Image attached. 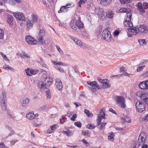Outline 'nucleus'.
I'll use <instances>...</instances> for the list:
<instances>
[{
    "label": "nucleus",
    "mask_w": 148,
    "mask_h": 148,
    "mask_svg": "<svg viewBox=\"0 0 148 148\" xmlns=\"http://www.w3.org/2000/svg\"><path fill=\"white\" fill-rule=\"evenodd\" d=\"M77 45L80 46L82 48L84 49L85 48V46L84 44L83 45H82V42L80 40L78 39Z\"/></svg>",
    "instance_id": "nucleus-37"
},
{
    "label": "nucleus",
    "mask_w": 148,
    "mask_h": 148,
    "mask_svg": "<svg viewBox=\"0 0 148 148\" xmlns=\"http://www.w3.org/2000/svg\"><path fill=\"white\" fill-rule=\"evenodd\" d=\"M25 71L27 75L31 76V69L28 68L27 69H25Z\"/></svg>",
    "instance_id": "nucleus-40"
},
{
    "label": "nucleus",
    "mask_w": 148,
    "mask_h": 148,
    "mask_svg": "<svg viewBox=\"0 0 148 148\" xmlns=\"http://www.w3.org/2000/svg\"><path fill=\"white\" fill-rule=\"evenodd\" d=\"M26 116L27 119L31 120L34 119L35 116L34 113L29 112L26 114Z\"/></svg>",
    "instance_id": "nucleus-24"
},
{
    "label": "nucleus",
    "mask_w": 148,
    "mask_h": 148,
    "mask_svg": "<svg viewBox=\"0 0 148 148\" xmlns=\"http://www.w3.org/2000/svg\"><path fill=\"white\" fill-rule=\"evenodd\" d=\"M34 23L31 20H29L27 22L26 25L28 29H30L33 27Z\"/></svg>",
    "instance_id": "nucleus-23"
},
{
    "label": "nucleus",
    "mask_w": 148,
    "mask_h": 148,
    "mask_svg": "<svg viewBox=\"0 0 148 148\" xmlns=\"http://www.w3.org/2000/svg\"><path fill=\"white\" fill-rule=\"evenodd\" d=\"M75 125L77 126L78 128H80L82 127V123L79 122H75L74 123Z\"/></svg>",
    "instance_id": "nucleus-49"
},
{
    "label": "nucleus",
    "mask_w": 148,
    "mask_h": 148,
    "mask_svg": "<svg viewBox=\"0 0 148 148\" xmlns=\"http://www.w3.org/2000/svg\"><path fill=\"white\" fill-rule=\"evenodd\" d=\"M57 125L56 124H54L53 125H51L50 128L47 131V133L50 134L51 133L54 132L55 130L57 128Z\"/></svg>",
    "instance_id": "nucleus-17"
},
{
    "label": "nucleus",
    "mask_w": 148,
    "mask_h": 148,
    "mask_svg": "<svg viewBox=\"0 0 148 148\" xmlns=\"http://www.w3.org/2000/svg\"><path fill=\"white\" fill-rule=\"evenodd\" d=\"M96 34L98 37L101 35V32L99 30H97L96 33Z\"/></svg>",
    "instance_id": "nucleus-58"
},
{
    "label": "nucleus",
    "mask_w": 148,
    "mask_h": 148,
    "mask_svg": "<svg viewBox=\"0 0 148 148\" xmlns=\"http://www.w3.org/2000/svg\"><path fill=\"white\" fill-rule=\"evenodd\" d=\"M142 76L143 77H147L148 76V72L144 73L142 74Z\"/></svg>",
    "instance_id": "nucleus-62"
},
{
    "label": "nucleus",
    "mask_w": 148,
    "mask_h": 148,
    "mask_svg": "<svg viewBox=\"0 0 148 148\" xmlns=\"http://www.w3.org/2000/svg\"><path fill=\"white\" fill-rule=\"evenodd\" d=\"M31 18L32 19V21L34 23L37 21L38 16L37 14H33L31 15Z\"/></svg>",
    "instance_id": "nucleus-22"
},
{
    "label": "nucleus",
    "mask_w": 148,
    "mask_h": 148,
    "mask_svg": "<svg viewBox=\"0 0 148 148\" xmlns=\"http://www.w3.org/2000/svg\"><path fill=\"white\" fill-rule=\"evenodd\" d=\"M132 14L131 12H128L127 13V18L126 21L124 22V25L126 26H127L129 27L127 29L129 31H131L133 33L132 31V29L134 28H132L133 25L132 22L131 21V19Z\"/></svg>",
    "instance_id": "nucleus-3"
},
{
    "label": "nucleus",
    "mask_w": 148,
    "mask_h": 148,
    "mask_svg": "<svg viewBox=\"0 0 148 148\" xmlns=\"http://www.w3.org/2000/svg\"><path fill=\"white\" fill-rule=\"evenodd\" d=\"M141 99L147 104H148V94L147 93H143Z\"/></svg>",
    "instance_id": "nucleus-15"
},
{
    "label": "nucleus",
    "mask_w": 148,
    "mask_h": 148,
    "mask_svg": "<svg viewBox=\"0 0 148 148\" xmlns=\"http://www.w3.org/2000/svg\"><path fill=\"white\" fill-rule=\"evenodd\" d=\"M38 72V70L31 69V76L36 74Z\"/></svg>",
    "instance_id": "nucleus-38"
},
{
    "label": "nucleus",
    "mask_w": 148,
    "mask_h": 148,
    "mask_svg": "<svg viewBox=\"0 0 148 148\" xmlns=\"http://www.w3.org/2000/svg\"><path fill=\"white\" fill-rule=\"evenodd\" d=\"M86 127L88 129H92L95 128V126L94 124H89L87 125Z\"/></svg>",
    "instance_id": "nucleus-39"
},
{
    "label": "nucleus",
    "mask_w": 148,
    "mask_h": 148,
    "mask_svg": "<svg viewBox=\"0 0 148 148\" xmlns=\"http://www.w3.org/2000/svg\"><path fill=\"white\" fill-rule=\"evenodd\" d=\"M79 20L75 23V26L80 29H82L84 27L83 23L80 21V17H79Z\"/></svg>",
    "instance_id": "nucleus-13"
},
{
    "label": "nucleus",
    "mask_w": 148,
    "mask_h": 148,
    "mask_svg": "<svg viewBox=\"0 0 148 148\" xmlns=\"http://www.w3.org/2000/svg\"><path fill=\"white\" fill-rule=\"evenodd\" d=\"M77 117V115L76 114H74L72 116V117H71L70 119L72 121H75V119H76Z\"/></svg>",
    "instance_id": "nucleus-51"
},
{
    "label": "nucleus",
    "mask_w": 148,
    "mask_h": 148,
    "mask_svg": "<svg viewBox=\"0 0 148 148\" xmlns=\"http://www.w3.org/2000/svg\"><path fill=\"white\" fill-rule=\"evenodd\" d=\"M46 107L45 106H41L39 110L42 111H44L45 110Z\"/></svg>",
    "instance_id": "nucleus-64"
},
{
    "label": "nucleus",
    "mask_w": 148,
    "mask_h": 148,
    "mask_svg": "<svg viewBox=\"0 0 148 148\" xmlns=\"http://www.w3.org/2000/svg\"><path fill=\"white\" fill-rule=\"evenodd\" d=\"M144 81L140 83L138 85L139 88L141 89L145 90L148 89L146 86V82Z\"/></svg>",
    "instance_id": "nucleus-20"
},
{
    "label": "nucleus",
    "mask_w": 148,
    "mask_h": 148,
    "mask_svg": "<svg viewBox=\"0 0 148 148\" xmlns=\"http://www.w3.org/2000/svg\"><path fill=\"white\" fill-rule=\"evenodd\" d=\"M0 148H8V147L5 146L3 143H0Z\"/></svg>",
    "instance_id": "nucleus-54"
},
{
    "label": "nucleus",
    "mask_w": 148,
    "mask_h": 148,
    "mask_svg": "<svg viewBox=\"0 0 148 148\" xmlns=\"http://www.w3.org/2000/svg\"><path fill=\"white\" fill-rule=\"evenodd\" d=\"M146 134L145 133L142 132L140 134L138 140V145H141L145 143L146 140Z\"/></svg>",
    "instance_id": "nucleus-7"
},
{
    "label": "nucleus",
    "mask_w": 148,
    "mask_h": 148,
    "mask_svg": "<svg viewBox=\"0 0 148 148\" xmlns=\"http://www.w3.org/2000/svg\"><path fill=\"white\" fill-rule=\"evenodd\" d=\"M142 93H143L142 92H138L136 93V95L137 96L141 98Z\"/></svg>",
    "instance_id": "nucleus-57"
},
{
    "label": "nucleus",
    "mask_w": 148,
    "mask_h": 148,
    "mask_svg": "<svg viewBox=\"0 0 148 148\" xmlns=\"http://www.w3.org/2000/svg\"><path fill=\"white\" fill-rule=\"evenodd\" d=\"M106 16L109 18H111L113 16V14L111 11L109 10L106 13Z\"/></svg>",
    "instance_id": "nucleus-29"
},
{
    "label": "nucleus",
    "mask_w": 148,
    "mask_h": 148,
    "mask_svg": "<svg viewBox=\"0 0 148 148\" xmlns=\"http://www.w3.org/2000/svg\"><path fill=\"white\" fill-rule=\"evenodd\" d=\"M148 27L145 25H140L138 28L134 27L132 29L133 33L135 35L137 34L139 32L140 33H146L148 32Z\"/></svg>",
    "instance_id": "nucleus-2"
},
{
    "label": "nucleus",
    "mask_w": 148,
    "mask_h": 148,
    "mask_svg": "<svg viewBox=\"0 0 148 148\" xmlns=\"http://www.w3.org/2000/svg\"><path fill=\"white\" fill-rule=\"evenodd\" d=\"M66 118L64 116H63L62 117L61 119H60V122L62 124H63L64 122L66 121Z\"/></svg>",
    "instance_id": "nucleus-44"
},
{
    "label": "nucleus",
    "mask_w": 148,
    "mask_h": 148,
    "mask_svg": "<svg viewBox=\"0 0 148 148\" xmlns=\"http://www.w3.org/2000/svg\"><path fill=\"white\" fill-rule=\"evenodd\" d=\"M13 15L16 19L19 21H24L25 18L23 13L20 12L13 13Z\"/></svg>",
    "instance_id": "nucleus-8"
},
{
    "label": "nucleus",
    "mask_w": 148,
    "mask_h": 148,
    "mask_svg": "<svg viewBox=\"0 0 148 148\" xmlns=\"http://www.w3.org/2000/svg\"><path fill=\"white\" fill-rule=\"evenodd\" d=\"M1 54L2 56L3 57V58L4 59H5L8 62H9V60L7 58V57L5 55H4L1 52Z\"/></svg>",
    "instance_id": "nucleus-56"
},
{
    "label": "nucleus",
    "mask_w": 148,
    "mask_h": 148,
    "mask_svg": "<svg viewBox=\"0 0 148 148\" xmlns=\"http://www.w3.org/2000/svg\"><path fill=\"white\" fill-rule=\"evenodd\" d=\"M29 99L28 98L25 99L23 101V102L22 103V106L24 107H26L27 105L29 103Z\"/></svg>",
    "instance_id": "nucleus-33"
},
{
    "label": "nucleus",
    "mask_w": 148,
    "mask_h": 148,
    "mask_svg": "<svg viewBox=\"0 0 148 148\" xmlns=\"http://www.w3.org/2000/svg\"><path fill=\"white\" fill-rule=\"evenodd\" d=\"M26 40L28 43L32 45L36 44L37 42L36 40H34L30 36H27L26 37Z\"/></svg>",
    "instance_id": "nucleus-9"
},
{
    "label": "nucleus",
    "mask_w": 148,
    "mask_h": 148,
    "mask_svg": "<svg viewBox=\"0 0 148 148\" xmlns=\"http://www.w3.org/2000/svg\"><path fill=\"white\" fill-rule=\"evenodd\" d=\"M87 83L88 84L91 86L93 89L96 88H100L99 85L96 81L91 82L90 81H88Z\"/></svg>",
    "instance_id": "nucleus-12"
},
{
    "label": "nucleus",
    "mask_w": 148,
    "mask_h": 148,
    "mask_svg": "<svg viewBox=\"0 0 148 148\" xmlns=\"http://www.w3.org/2000/svg\"><path fill=\"white\" fill-rule=\"evenodd\" d=\"M120 71L121 72H123L124 73L122 75H124L127 76L128 77H129V76L131 75L130 74H129L127 72H126V70L125 69V68L123 67H121L120 68Z\"/></svg>",
    "instance_id": "nucleus-25"
},
{
    "label": "nucleus",
    "mask_w": 148,
    "mask_h": 148,
    "mask_svg": "<svg viewBox=\"0 0 148 148\" xmlns=\"http://www.w3.org/2000/svg\"><path fill=\"white\" fill-rule=\"evenodd\" d=\"M39 35L40 36H44L45 34V29L43 28H40L39 29Z\"/></svg>",
    "instance_id": "nucleus-31"
},
{
    "label": "nucleus",
    "mask_w": 148,
    "mask_h": 148,
    "mask_svg": "<svg viewBox=\"0 0 148 148\" xmlns=\"http://www.w3.org/2000/svg\"><path fill=\"white\" fill-rule=\"evenodd\" d=\"M82 142L86 144L87 146H89L90 145L84 139H83L82 140Z\"/></svg>",
    "instance_id": "nucleus-60"
},
{
    "label": "nucleus",
    "mask_w": 148,
    "mask_h": 148,
    "mask_svg": "<svg viewBox=\"0 0 148 148\" xmlns=\"http://www.w3.org/2000/svg\"><path fill=\"white\" fill-rule=\"evenodd\" d=\"M86 1V0H80V1L78 2L79 6L80 7H81V5L82 4L85 3Z\"/></svg>",
    "instance_id": "nucleus-52"
},
{
    "label": "nucleus",
    "mask_w": 148,
    "mask_h": 148,
    "mask_svg": "<svg viewBox=\"0 0 148 148\" xmlns=\"http://www.w3.org/2000/svg\"><path fill=\"white\" fill-rule=\"evenodd\" d=\"M82 134L84 136H87L88 137L90 136V133L88 130H86L85 131L82 130Z\"/></svg>",
    "instance_id": "nucleus-32"
},
{
    "label": "nucleus",
    "mask_w": 148,
    "mask_h": 148,
    "mask_svg": "<svg viewBox=\"0 0 148 148\" xmlns=\"http://www.w3.org/2000/svg\"><path fill=\"white\" fill-rule=\"evenodd\" d=\"M117 104L120 105L121 107L124 108L126 107L125 100L124 97L122 96H117L116 99Z\"/></svg>",
    "instance_id": "nucleus-4"
},
{
    "label": "nucleus",
    "mask_w": 148,
    "mask_h": 148,
    "mask_svg": "<svg viewBox=\"0 0 148 148\" xmlns=\"http://www.w3.org/2000/svg\"><path fill=\"white\" fill-rule=\"evenodd\" d=\"M100 3L102 5L107 6L109 5L111 3L112 0H99Z\"/></svg>",
    "instance_id": "nucleus-18"
},
{
    "label": "nucleus",
    "mask_w": 148,
    "mask_h": 148,
    "mask_svg": "<svg viewBox=\"0 0 148 148\" xmlns=\"http://www.w3.org/2000/svg\"><path fill=\"white\" fill-rule=\"evenodd\" d=\"M43 37L42 36H40L38 39L39 42L42 45H44L45 44V42L43 41Z\"/></svg>",
    "instance_id": "nucleus-43"
},
{
    "label": "nucleus",
    "mask_w": 148,
    "mask_h": 148,
    "mask_svg": "<svg viewBox=\"0 0 148 148\" xmlns=\"http://www.w3.org/2000/svg\"><path fill=\"white\" fill-rule=\"evenodd\" d=\"M138 42L140 45H143L147 43V42L145 41V39H138Z\"/></svg>",
    "instance_id": "nucleus-34"
},
{
    "label": "nucleus",
    "mask_w": 148,
    "mask_h": 148,
    "mask_svg": "<svg viewBox=\"0 0 148 148\" xmlns=\"http://www.w3.org/2000/svg\"><path fill=\"white\" fill-rule=\"evenodd\" d=\"M4 33V31L0 29V39H2L3 38Z\"/></svg>",
    "instance_id": "nucleus-48"
},
{
    "label": "nucleus",
    "mask_w": 148,
    "mask_h": 148,
    "mask_svg": "<svg viewBox=\"0 0 148 148\" xmlns=\"http://www.w3.org/2000/svg\"><path fill=\"white\" fill-rule=\"evenodd\" d=\"M136 6L137 7V10L139 12V13L141 15L145 12V9L143 8V5L141 3L139 2L136 5Z\"/></svg>",
    "instance_id": "nucleus-10"
},
{
    "label": "nucleus",
    "mask_w": 148,
    "mask_h": 148,
    "mask_svg": "<svg viewBox=\"0 0 148 148\" xmlns=\"http://www.w3.org/2000/svg\"><path fill=\"white\" fill-rule=\"evenodd\" d=\"M14 18L13 16L11 15H9L8 17V23L10 26L13 25V22Z\"/></svg>",
    "instance_id": "nucleus-19"
},
{
    "label": "nucleus",
    "mask_w": 148,
    "mask_h": 148,
    "mask_svg": "<svg viewBox=\"0 0 148 148\" xmlns=\"http://www.w3.org/2000/svg\"><path fill=\"white\" fill-rule=\"evenodd\" d=\"M102 36L103 39L107 41H110L112 39L110 33L107 29L103 30Z\"/></svg>",
    "instance_id": "nucleus-6"
},
{
    "label": "nucleus",
    "mask_w": 148,
    "mask_h": 148,
    "mask_svg": "<svg viewBox=\"0 0 148 148\" xmlns=\"http://www.w3.org/2000/svg\"><path fill=\"white\" fill-rule=\"evenodd\" d=\"M52 62H53V64H54L57 65H63V63L61 62L60 61H52Z\"/></svg>",
    "instance_id": "nucleus-45"
},
{
    "label": "nucleus",
    "mask_w": 148,
    "mask_h": 148,
    "mask_svg": "<svg viewBox=\"0 0 148 148\" xmlns=\"http://www.w3.org/2000/svg\"><path fill=\"white\" fill-rule=\"evenodd\" d=\"M109 134V135L108 136V139L111 141H113L114 140V133L112 132L110 133Z\"/></svg>",
    "instance_id": "nucleus-27"
},
{
    "label": "nucleus",
    "mask_w": 148,
    "mask_h": 148,
    "mask_svg": "<svg viewBox=\"0 0 148 148\" xmlns=\"http://www.w3.org/2000/svg\"><path fill=\"white\" fill-rule=\"evenodd\" d=\"M66 133H68L67 136H70L73 135V133L71 131L69 130H68V132H66Z\"/></svg>",
    "instance_id": "nucleus-55"
},
{
    "label": "nucleus",
    "mask_w": 148,
    "mask_h": 148,
    "mask_svg": "<svg viewBox=\"0 0 148 148\" xmlns=\"http://www.w3.org/2000/svg\"><path fill=\"white\" fill-rule=\"evenodd\" d=\"M18 141L17 140H14L11 141L10 143L12 144V145H14V144Z\"/></svg>",
    "instance_id": "nucleus-63"
},
{
    "label": "nucleus",
    "mask_w": 148,
    "mask_h": 148,
    "mask_svg": "<svg viewBox=\"0 0 148 148\" xmlns=\"http://www.w3.org/2000/svg\"><path fill=\"white\" fill-rule=\"evenodd\" d=\"M143 8L145 9H146L147 8H148V4L147 3L145 2L143 3Z\"/></svg>",
    "instance_id": "nucleus-53"
},
{
    "label": "nucleus",
    "mask_w": 148,
    "mask_h": 148,
    "mask_svg": "<svg viewBox=\"0 0 148 148\" xmlns=\"http://www.w3.org/2000/svg\"><path fill=\"white\" fill-rule=\"evenodd\" d=\"M105 112H103V110L102 109L101 110L100 114L98 115L97 121V126H98L100 125L99 127V130H102L106 124V123H101V120L105 119Z\"/></svg>",
    "instance_id": "nucleus-1"
},
{
    "label": "nucleus",
    "mask_w": 148,
    "mask_h": 148,
    "mask_svg": "<svg viewBox=\"0 0 148 148\" xmlns=\"http://www.w3.org/2000/svg\"><path fill=\"white\" fill-rule=\"evenodd\" d=\"M46 92L47 98V99H50L51 97V95L49 90L48 89V90L46 91Z\"/></svg>",
    "instance_id": "nucleus-41"
},
{
    "label": "nucleus",
    "mask_w": 148,
    "mask_h": 148,
    "mask_svg": "<svg viewBox=\"0 0 148 148\" xmlns=\"http://www.w3.org/2000/svg\"><path fill=\"white\" fill-rule=\"evenodd\" d=\"M55 85L59 90H61L63 88L62 83L60 79L57 78L56 79Z\"/></svg>",
    "instance_id": "nucleus-11"
},
{
    "label": "nucleus",
    "mask_w": 148,
    "mask_h": 148,
    "mask_svg": "<svg viewBox=\"0 0 148 148\" xmlns=\"http://www.w3.org/2000/svg\"><path fill=\"white\" fill-rule=\"evenodd\" d=\"M1 104L2 109L3 110H5L6 109V103L5 101H1Z\"/></svg>",
    "instance_id": "nucleus-28"
},
{
    "label": "nucleus",
    "mask_w": 148,
    "mask_h": 148,
    "mask_svg": "<svg viewBox=\"0 0 148 148\" xmlns=\"http://www.w3.org/2000/svg\"><path fill=\"white\" fill-rule=\"evenodd\" d=\"M137 110L139 112H141L145 110V106L144 103L140 101H138L135 103Z\"/></svg>",
    "instance_id": "nucleus-5"
},
{
    "label": "nucleus",
    "mask_w": 148,
    "mask_h": 148,
    "mask_svg": "<svg viewBox=\"0 0 148 148\" xmlns=\"http://www.w3.org/2000/svg\"><path fill=\"white\" fill-rule=\"evenodd\" d=\"M37 86L40 89L42 90H44L47 88L44 82L41 81H40L38 83Z\"/></svg>",
    "instance_id": "nucleus-14"
},
{
    "label": "nucleus",
    "mask_w": 148,
    "mask_h": 148,
    "mask_svg": "<svg viewBox=\"0 0 148 148\" xmlns=\"http://www.w3.org/2000/svg\"><path fill=\"white\" fill-rule=\"evenodd\" d=\"M56 47L57 49L58 50L59 52V53L61 54V55H63L64 54L62 50V49L60 48V47L57 45H56Z\"/></svg>",
    "instance_id": "nucleus-47"
},
{
    "label": "nucleus",
    "mask_w": 148,
    "mask_h": 148,
    "mask_svg": "<svg viewBox=\"0 0 148 148\" xmlns=\"http://www.w3.org/2000/svg\"><path fill=\"white\" fill-rule=\"evenodd\" d=\"M103 88L104 89L109 88L111 86V84L106 79V81H104V83L102 85Z\"/></svg>",
    "instance_id": "nucleus-21"
},
{
    "label": "nucleus",
    "mask_w": 148,
    "mask_h": 148,
    "mask_svg": "<svg viewBox=\"0 0 148 148\" xmlns=\"http://www.w3.org/2000/svg\"><path fill=\"white\" fill-rule=\"evenodd\" d=\"M120 2L122 4H125L127 3H130L131 0H120Z\"/></svg>",
    "instance_id": "nucleus-42"
},
{
    "label": "nucleus",
    "mask_w": 148,
    "mask_h": 148,
    "mask_svg": "<svg viewBox=\"0 0 148 148\" xmlns=\"http://www.w3.org/2000/svg\"><path fill=\"white\" fill-rule=\"evenodd\" d=\"M99 16L101 19H104L106 16V13L104 12L102 9H100L99 10Z\"/></svg>",
    "instance_id": "nucleus-16"
},
{
    "label": "nucleus",
    "mask_w": 148,
    "mask_h": 148,
    "mask_svg": "<svg viewBox=\"0 0 148 148\" xmlns=\"http://www.w3.org/2000/svg\"><path fill=\"white\" fill-rule=\"evenodd\" d=\"M148 120V114H146L144 118H142V120L145 122H147Z\"/></svg>",
    "instance_id": "nucleus-50"
},
{
    "label": "nucleus",
    "mask_w": 148,
    "mask_h": 148,
    "mask_svg": "<svg viewBox=\"0 0 148 148\" xmlns=\"http://www.w3.org/2000/svg\"><path fill=\"white\" fill-rule=\"evenodd\" d=\"M145 67V66L144 65H143L142 66H140L138 67L137 69V72H138L142 71L143 69Z\"/></svg>",
    "instance_id": "nucleus-46"
},
{
    "label": "nucleus",
    "mask_w": 148,
    "mask_h": 148,
    "mask_svg": "<svg viewBox=\"0 0 148 148\" xmlns=\"http://www.w3.org/2000/svg\"><path fill=\"white\" fill-rule=\"evenodd\" d=\"M10 131L11 132V133H10L9 134V135L8 136H12L14 135L15 133V132L13 130H12Z\"/></svg>",
    "instance_id": "nucleus-61"
},
{
    "label": "nucleus",
    "mask_w": 148,
    "mask_h": 148,
    "mask_svg": "<svg viewBox=\"0 0 148 148\" xmlns=\"http://www.w3.org/2000/svg\"><path fill=\"white\" fill-rule=\"evenodd\" d=\"M6 100V93L3 92L1 95V101H5Z\"/></svg>",
    "instance_id": "nucleus-30"
},
{
    "label": "nucleus",
    "mask_w": 148,
    "mask_h": 148,
    "mask_svg": "<svg viewBox=\"0 0 148 148\" xmlns=\"http://www.w3.org/2000/svg\"><path fill=\"white\" fill-rule=\"evenodd\" d=\"M84 113L86 114L87 116L89 117H90L92 116L93 114L89 112V111L85 109L84 111Z\"/></svg>",
    "instance_id": "nucleus-36"
},
{
    "label": "nucleus",
    "mask_w": 148,
    "mask_h": 148,
    "mask_svg": "<svg viewBox=\"0 0 148 148\" xmlns=\"http://www.w3.org/2000/svg\"><path fill=\"white\" fill-rule=\"evenodd\" d=\"M71 5V4H67L65 6H62L60 10L58 11V12L60 13L64 11V9H66L68 8H69L68 6H70Z\"/></svg>",
    "instance_id": "nucleus-26"
},
{
    "label": "nucleus",
    "mask_w": 148,
    "mask_h": 148,
    "mask_svg": "<svg viewBox=\"0 0 148 148\" xmlns=\"http://www.w3.org/2000/svg\"><path fill=\"white\" fill-rule=\"evenodd\" d=\"M22 54L23 56H24L25 57H26L27 58H30L28 54L27 53H26L25 52L23 51Z\"/></svg>",
    "instance_id": "nucleus-59"
},
{
    "label": "nucleus",
    "mask_w": 148,
    "mask_h": 148,
    "mask_svg": "<svg viewBox=\"0 0 148 148\" xmlns=\"http://www.w3.org/2000/svg\"><path fill=\"white\" fill-rule=\"evenodd\" d=\"M74 20H72L70 23V27L74 30H75L77 29V27L74 25Z\"/></svg>",
    "instance_id": "nucleus-35"
}]
</instances>
